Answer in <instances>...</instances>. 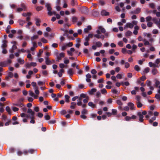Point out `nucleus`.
Listing matches in <instances>:
<instances>
[{"label":"nucleus","instance_id":"61","mask_svg":"<svg viewBox=\"0 0 160 160\" xmlns=\"http://www.w3.org/2000/svg\"><path fill=\"white\" fill-rule=\"evenodd\" d=\"M118 44L120 47H122L123 46V43L122 42V41H120L118 42Z\"/></svg>","mask_w":160,"mask_h":160},{"label":"nucleus","instance_id":"17","mask_svg":"<svg viewBox=\"0 0 160 160\" xmlns=\"http://www.w3.org/2000/svg\"><path fill=\"white\" fill-rule=\"evenodd\" d=\"M7 66V63L6 62H0V66L2 67H5Z\"/></svg>","mask_w":160,"mask_h":160},{"label":"nucleus","instance_id":"11","mask_svg":"<svg viewBox=\"0 0 160 160\" xmlns=\"http://www.w3.org/2000/svg\"><path fill=\"white\" fill-rule=\"evenodd\" d=\"M153 21L157 25H158L159 28H160V23L158 21L156 18H153L152 19Z\"/></svg>","mask_w":160,"mask_h":160},{"label":"nucleus","instance_id":"62","mask_svg":"<svg viewBox=\"0 0 160 160\" xmlns=\"http://www.w3.org/2000/svg\"><path fill=\"white\" fill-rule=\"evenodd\" d=\"M152 23L151 22H148L147 23V26L149 27H152Z\"/></svg>","mask_w":160,"mask_h":160},{"label":"nucleus","instance_id":"8","mask_svg":"<svg viewBox=\"0 0 160 160\" xmlns=\"http://www.w3.org/2000/svg\"><path fill=\"white\" fill-rule=\"evenodd\" d=\"M101 14L102 16H108L109 15V12L106 11L105 10H102L101 12Z\"/></svg>","mask_w":160,"mask_h":160},{"label":"nucleus","instance_id":"15","mask_svg":"<svg viewBox=\"0 0 160 160\" xmlns=\"http://www.w3.org/2000/svg\"><path fill=\"white\" fill-rule=\"evenodd\" d=\"M45 63L47 65H49L52 64L51 61L50 60L48 57H45Z\"/></svg>","mask_w":160,"mask_h":160},{"label":"nucleus","instance_id":"33","mask_svg":"<svg viewBox=\"0 0 160 160\" xmlns=\"http://www.w3.org/2000/svg\"><path fill=\"white\" fill-rule=\"evenodd\" d=\"M101 92L102 94H105L107 93V90L105 88H103L101 90Z\"/></svg>","mask_w":160,"mask_h":160},{"label":"nucleus","instance_id":"38","mask_svg":"<svg viewBox=\"0 0 160 160\" xmlns=\"http://www.w3.org/2000/svg\"><path fill=\"white\" fill-rule=\"evenodd\" d=\"M34 89H35V93L38 95L39 94V91L38 90V87H36V88H34Z\"/></svg>","mask_w":160,"mask_h":160},{"label":"nucleus","instance_id":"18","mask_svg":"<svg viewBox=\"0 0 160 160\" xmlns=\"http://www.w3.org/2000/svg\"><path fill=\"white\" fill-rule=\"evenodd\" d=\"M35 20L36 21V25L37 26H39L40 25L39 23L40 22V20L39 19L37 18H35Z\"/></svg>","mask_w":160,"mask_h":160},{"label":"nucleus","instance_id":"64","mask_svg":"<svg viewBox=\"0 0 160 160\" xmlns=\"http://www.w3.org/2000/svg\"><path fill=\"white\" fill-rule=\"evenodd\" d=\"M114 51H115L114 49H111L109 51V53L110 54H112L114 52Z\"/></svg>","mask_w":160,"mask_h":160},{"label":"nucleus","instance_id":"16","mask_svg":"<svg viewBox=\"0 0 160 160\" xmlns=\"http://www.w3.org/2000/svg\"><path fill=\"white\" fill-rule=\"evenodd\" d=\"M132 34V32L129 30H128L125 33V35L126 37H128L131 36Z\"/></svg>","mask_w":160,"mask_h":160},{"label":"nucleus","instance_id":"55","mask_svg":"<svg viewBox=\"0 0 160 160\" xmlns=\"http://www.w3.org/2000/svg\"><path fill=\"white\" fill-rule=\"evenodd\" d=\"M146 83L147 85V86H148V87H149L151 86V82L150 81H149V80H147L146 81Z\"/></svg>","mask_w":160,"mask_h":160},{"label":"nucleus","instance_id":"7","mask_svg":"<svg viewBox=\"0 0 160 160\" xmlns=\"http://www.w3.org/2000/svg\"><path fill=\"white\" fill-rule=\"evenodd\" d=\"M134 26L133 24L131 23H127L124 27V28H132Z\"/></svg>","mask_w":160,"mask_h":160},{"label":"nucleus","instance_id":"47","mask_svg":"<svg viewBox=\"0 0 160 160\" xmlns=\"http://www.w3.org/2000/svg\"><path fill=\"white\" fill-rule=\"evenodd\" d=\"M155 87H158V85L159 84H160V82L159 81H158V80H156V82H155Z\"/></svg>","mask_w":160,"mask_h":160},{"label":"nucleus","instance_id":"54","mask_svg":"<svg viewBox=\"0 0 160 160\" xmlns=\"http://www.w3.org/2000/svg\"><path fill=\"white\" fill-rule=\"evenodd\" d=\"M155 98L156 99H158L159 100H160V95L158 93L156 94L155 95Z\"/></svg>","mask_w":160,"mask_h":160},{"label":"nucleus","instance_id":"60","mask_svg":"<svg viewBox=\"0 0 160 160\" xmlns=\"http://www.w3.org/2000/svg\"><path fill=\"white\" fill-rule=\"evenodd\" d=\"M116 77L119 79H121L122 78V76L120 74H118L116 76Z\"/></svg>","mask_w":160,"mask_h":160},{"label":"nucleus","instance_id":"27","mask_svg":"<svg viewBox=\"0 0 160 160\" xmlns=\"http://www.w3.org/2000/svg\"><path fill=\"white\" fill-rule=\"evenodd\" d=\"M141 11V8H137L135 11H134V13L135 14H138Z\"/></svg>","mask_w":160,"mask_h":160},{"label":"nucleus","instance_id":"3","mask_svg":"<svg viewBox=\"0 0 160 160\" xmlns=\"http://www.w3.org/2000/svg\"><path fill=\"white\" fill-rule=\"evenodd\" d=\"M137 115L139 117V121L141 122H143L144 119L143 118L144 117L141 114V112H137Z\"/></svg>","mask_w":160,"mask_h":160},{"label":"nucleus","instance_id":"22","mask_svg":"<svg viewBox=\"0 0 160 160\" xmlns=\"http://www.w3.org/2000/svg\"><path fill=\"white\" fill-rule=\"evenodd\" d=\"M14 105L18 107H21L22 106H23V104L22 103H20L19 102H18L16 103H15L14 104Z\"/></svg>","mask_w":160,"mask_h":160},{"label":"nucleus","instance_id":"59","mask_svg":"<svg viewBox=\"0 0 160 160\" xmlns=\"http://www.w3.org/2000/svg\"><path fill=\"white\" fill-rule=\"evenodd\" d=\"M60 113L62 115H64L67 113V112L65 110H63L60 112Z\"/></svg>","mask_w":160,"mask_h":160},{"label":"nucleus","instance_id":"40","mask_svg":"<svg viewBox=\"0 0 160 160\" xmlns=\"http://www.w3.org/2000/svg\"><path fill=\"white\" fill-rule=\"evenodd\" d=\"M117 104L120 106H122V102L119 100H118L116 101Z\"/></svg>","mask_w":160,"mask_h":160},{"label":"nucleus","instance_id":"24","mask_svg":"<svg viewBox=\"0 0 160 160\" xmlns=\"http://www.w3.org/2000/svg\"><path fill=\"white\" fill-rule=\"evenodd\" d=\"M95 44L96 46L98 47H100L102 45V43L99 41L96 42Z\"/></svg>","mask_w":160,"mask_h":160},{"label":"nucleus","instance_id":"9","mask_svg":"<svg viewBox=\"0 0 160 160\" xmlns=\"http://www.w3.org/2000/svg\"><path fill=\"white\" fill-rule=\"evenodd\" d=\"M67 73L70 76H72L74 73L73 69H69L67 71Z\"/></svg>","mask_w":160,"mask_h":160},{"label":"nucleus","instance_id":"21","mask_svg":"<svg viewBox=\"0 0 160 160\" xmlns=\"http://www.w3.org/2000/svg\"><path fill=\"white\" fill-rule=\"evenodd\" d=\"M78 18L75 16H73L72 18V21L73 23L76 22L78 20Z\"/></svg>","mask_w":160,"mask_h":160},{"label":"nucleus","instance_id":"35","mask_svg":"<svg viewBox=\"0 0 160 160\" xmlns=\"http://www.w3.org/2000/svg\"><path fill=\"white\" fill-rule=\"evenodd\" d=\"M112 114L113 115H115L117 114V111L116 109H112Z\"/></svg>","mask_w":160,"mask_h":160},{"label":"nucleus","instance_id":"58","mask_svg":"<svg viewBox=\"0 0 160 160\" xmlns=\"http://www.w3.org/2000/svg\"><path fill=\"white\" fill-rule=\"evenodd\" d=\"M97 72L96 70L95 69H93L91 71V73L94 75L96 74L97 73Z\"/></svg>","mask_w":160,"mask_h":160},{"label":"nucleus","instance_id":"36","mask_svg":"<svg viewBox=\"0 0 160 160\" xmlns=\"http://www.w3.org/2000/svg\"><path fill=\"white\" fill-rule=\"evenodd\" d=\"M76 2V1L75 0H72L71 2V4L72 6H74L75 5Z\"/></svg>","mask_w":160,"mask_h":160},{"label":"nucleus","instance_id":"29","mask_svg":"<svg viewBox=\"0 0 160 160\" xmlns=\"http://www.w3.org/2000/svg\"><path fill=\"white\" fill-rule=\"evenodd\" d=\"M11 28V26L10 25H8L7 28V29L6 30V32L7 33H9L10 32L9 29Z\"/></svg>","mask_w":160,"mask_h":160},{"label":"nucleus","instance_id":"44","mask_svg":"<svg viewBox=\"0 0 160 160\" xmlns=\"http://www.w3.org/2000/svg\"><path fill=\"white\" fill-rule=\"evenodd\" d=\"M142 104L140 102H137V106L138 108H140L142 107Z\"/></svg>","mask_w":160,"mask_h":160},{"label":"nucleus","instance_id":"52","mask_svg":"<svg viewBox=\"0 0 160 160\" xmlns=\"http://www.w3.org/2000/svg\"><path fill=\"white\" fill-rule=\"evenodd\" d=\"M44 118L45 119L47 120H49L50 118V116L48 115H45Z\"/></svg>","mask_w":160,"mask_h":160},{"label":"nucleus","instance_id":"32","mask_svg":"<svg viewBox=\"0 0 160 160\" xmlns=\"http://www.w3.org/2000/svg\"><path fill=\"white\" fill-rule=\"evenodd\" d=\"M38 38V36L37 35H34L33 36L31 37V40L32 41L34 39H37Z\"/></svg>","mask_w":160,"mask_h":160},{"label":"nucleus","instance_id":"48","mask_svg":"<svg viewBox=\"0 0 160 160\" xmlns=\"http://www.w3.org/2000/svg\"><path fill=\"white\" fill-rule=\"evenodd\" d=\"M34 114L35 113L31 114L29 116V118L31 119H34L35 118V117L34 116Z\"/></svg>","mask_w":160,"mask_h":160},{"label":"nucleus","instance_id":"26","mask_svg":"<svg viewBox=\"0 0 160 160\" xmlns=\"http://www.w3.org/2000/svg\"><path fill=\"white\" fill-rule=\"evenodd\" d=\"M29 95L32 97H34V98H36V96L35 95L34 93L32 91L30 90L29 91Z\"/></svg>","mask_w":160,"mask_h":160},{"label":"nucleus","instance_id":"5","mask_svg":"<svg viewBox=\"0 0 160 160\" xmlns=\"http://www.w3.org/2000/svg\"><path fill=\"white\" fill-rule=\"evenodd\" d=\"M128 106L130 107V109L131 110H135V107H134V105L133 103L132 102H128Z\"/></svg>","mask_w":160,"mask_h":160},{"label":"nucleus","instance_id":"2","mask_svg":"<svg viewBox=\"0 0 160 160\" xmlns=\"http://www.w3.org/2000/svg\"><path fill=\"white\" fill-rule=\"evenodd\" d=\"M46 7L47 8V10L48 11V14L49 16H52V12H51L52 8L50 6V4H47L45 5Z\"/></svg>","mask_w":160,"mask_h":160},{"label":"nucleus","instance_id":"53","mask_svg":"<svg viewBox=\"0 0 160 160\" xmlns=\"http://www.w3.org/2000/svg\"><path fill=\"white\" fill-rule=\"evenodd\" d=\"M152 19V17L150 16H148L146 18V20L147 22L150 21Z\"/></svg>","mask_w":160,"mask_h":160},{"label":"nucleus","instance_id":"34","mask_svg":"<svg viewBox=\"0 0 160 160\" xmlns=\"http://www.w3.org/2000/svg\"><path fill=\"white\" fill-rule=\"evenodd\" d=\"M88 110L85 109H83L82 110L81 113L82 114H87V113Z\"/></svg>","mask_w":160,"mask_h":160},{"label":"nucleus","instance_id":"4","mask_svg":"<svg viewBox=\"0 0 160 160\" xmlns=\"http://www.w3.org/2000/svg\"><path fill=\"white\" fill-rule=\"evenodd\" d=\"M94 37L98 38L99 39L101 38L102 40H103L105 36L102 34L98 35V34H94L93 35Z\"/></svg>","mask_w":160,"mask_h":160},{"label":"nucleus","instance_id":"31","mask_svg":"<svg viewBox=\"0 0 160 160\" xmlns=\"http://www.w3.org/2000/svg\"><path fill=\"white\" fill-rule=\"evenodd\" d=\"M18 61V62L21 64H22L24 63V60L21 59V58H19Z\"/></svg>","mask_w":160,"mask_h":160},{"label":"nucleus","instance_id":"30","mask_svg":"<svg viewBox=\"0 0 160 160\" xmlns=\"http://www.w3.org/2000/svg\"><path fill=\"white\" fill-rule=\"evenodd\" d=\"M143 41L144 42V45L145 46L147 45H150V43L148 41L146 40L145 39H144L143 40Z\"/></svg>","mask_w":160,"mask_h":160},{"label":"nucleus","instance_id":"42","mask_svg":"<svg viewBox=\"0 0 160 160\" xmlns=\"http://www.w3.org/2000/svg\"><path fill=\"white\" fill-rule=\"evenodd\" d=\"M149 70H150V69L149 68H148V67L146 68H145L144 69L143 72L144 73H148L149 72Z\"/></svg>","mask_w":160,"mask_h":160},{"label":"nucleus","instance_id":"50","mask_svg":"<svg viewBox=\"0 0 160 160\" xmlns=\"http://www.w3.org/2000/svg\"><path fill=\"white\" fill-rule=\"evenodd\" d=\"M83 52L85 54H88V49L87 48H84L83 49Z\"/></svg>","mask_w":160,"mask_h":160},{"label":"nucleus","instance_id":"23","mask_svg":"<svg viewBox=\"0 0 160 160\" xmlns=\"http://www.w3.org/2000/svg\"><path fill=\"white\" fill-rule=\"evenodd\" d=\"M158 72V70L157 69L154 68L152 70V73L153 75H155Z\"/></svg>","mask_w":160,"mask_h":160},{"label":"nucleus","instance_id":"41","mask_svg":"<svg viewBox=\"0 0 160 160\" xmlns=\"http://www.w3.org/2000/svg\"><path fill=\"white\" fill-rule=\"evenodd\" d=\"M41 41L43 43H46L48 42V41L44 38H42L41 39Z\"/></svg>","mask_w":160,"mask_h":160},{"label":"nucleus","instance_id":"10","mask_svg":"<svg viewBox=\"0 0 160 160\" xmlns=\"http://www.w3.org/2000/svg\"><path fill=\"white\" fill-rule=\"evenodd\" d=\"M92 29V27L90 25L88 26L87 27L84 29V32L85 33H88L89 31H90Z\"/></svg>","mask_w":160,"mask_h":160},{"label":"nucleus","instance_id":"20","mask_svg":"<svg viewBox=\"0 0 160 160\" xmlns=\"http://www.w3.org/2000/svg\"><path fill=\"white\" fill-rule=\"evenodd\" d=\"M88 105L89 106L92 107L93 108H94L96 107L95 105L93 104L92 102H89L88 103Z\"/></svg>","mask_w":160,"mask_h":160},{"label":"nucleus","instance_id":"37","mask_svg":"<svg viewBox=\"0 0 160 160\" xmlns=\"http://www.w3.org/2000/svg\"><path fill=\"white\" fill-rule=\"evenodd\" d=\"M43 8L42 6H38L36 7V9L37 11H39L42 10Z\"/></svg>","mask_w":160,"mask_h":160},{"label":"nucleus","instance_id":"12","mask_svg":"<svg viewBox=\"0 0 160 160\" xmlns=\"http://www.w3.org/2000/svg\"><path fill=\"white\" fill-rule=\"evenodd\" d=\"M92 14L93 16L96 17L98 15L99 13L97 10L94 9L93 10Z\"/></svg>","mask_w":160,"mask_h":160},{"label":"nucleus","instance_id":"19","mask_svg":"<svg viewBox=\"0 0 160 160\" xmlns=\"http://www.w3.org/2000/svg\"><path fill=\"white\" fill-rule=\"evenodd\" d=\"M65 100L66 102L69 103L70 102L69 99L70 98V97L67 95H65Z\"/></svg>","mask_w":160,"mask_h":160},{"label":"nucleus","instance_id":"14","mask_svg":"<svg viewBox=\"0 0 160 160\" xmlns=\"http://www.w3.org/2000/svg\"><path fill=\"white\" fill-rule=\"evenodd\" d=\"M97 91V89L96 88H92L88 91L89 94L90 95H92L94 92H95Z\"/></svg>","mask_w":160,"mask_h":160},{"label":"nucleus","instance_id":"63","mask_svg":"<svg viewBox=\"0 0 160 160\" xmlns=\"http://www.w3.org/2000/svg\"><path fill=\"white\" fill-rule=\"evenodd\" d=\"M125 67L126 68H128L129 66H130V64H129L128 62H126L125 63Z\"/></svg>","mask_w":160,"mask_h":160},{"label":"nucleus","instance_id":"51","mask_svg":"<svg viewBox=\"0 0 160 160\" xmlns=\"http://www.w3.org/2000/svg\"><path fill=\"white\" fill-rule=\"evenodd\" d=\"M146 79V78L145 76H143L140 78V79L142 81H144Z\"/></svg>","mask_w":160,"mask_h":160},{"label":"nucleus","instance_id":"57","mask_svg":"<svg viewBox=\"0 0 160 160\" xmlns=\"http://www.w3.org/2000/svg\"><path fill=\"white\" fill-rule=\"evenodd\" d=\"M141 99V97L137 95L136 97V99L138 101V102H140Z\"/></svg>","mask_w":160,"mask_h":160},{"label":"nucleus","instance_id":"25","mask_svg":"<svg viewBox=\"0 0 160 160\" xmlns=\"http://www.w3.org/2000/svg\"><path fill=\"white\" fill-rule=\"evenodd\" d=\"M6 41L4 40L3 41V44H2V48H5L6 47H7V44H6Z\"/></svg>","mask_w":160,"mask_h":160},{"label":"nucleus","instance_id":"43","mask_svg":"<svg viewBox=\"0 0 160 160\" xmlns=\"http://www.w3.org/2000/svg\"><path fill=\"white\" fill-rule=\"evenodd\" d=\"M27 113H34V112L32 110V109L31 108H28V111H27Z\"/></svg>","mask_w":160,"mask_h":160},{"label":"nucleus","instance_id":"13","mask_svg":"<svg viewBox=\"0 0 160 160\" xmlns=\"http://www.w3.org/2000/svg\"><path fill=\"white\" fill-rule=\"evenodd\" d=\"M98 29L100 30L101 32L102 33H105L106 32V30L105 29L102 28L101 26H99L98 27Z\"/></svg>","mask_w":160,"mask_h":160},{"label":"nucleus","instance_id":"39","mask_svg":"<svg viewBox=\"0 0 160 160\" xmlns=\"http://www.w3.org/2000/svg\"><path fill=\"white\" fill-rule=\"evenodd\" d=\"M134 69L137 71H139L140 70V68L139 66L138 65H136L134 67Z\"/></svg>","mask_w":160,"mask_h":160},{"label":"nucleus","instance_id":"56","mask_svg":"<svg viewBox=\"0 0 160 160\" xmlns=\"http://www.w3.org/2000/svg\"><path fill=\"white\" fill-rule=\"evenodd\" d=\"M99 3L101 4V5L102 6H103L105 4V2L103 1L99 0Z\"/></svg>","mask_w":160,"mask_h":160},{"label":"nucleus","instance_id":"6","mask_svg":"<svg viewBox=\"0 0 160 160\" xmlns=\"http://www.w3.org/2000/svg\"><path fill=\"white\" fill-rule=\"evenodd\" d=\"M86 81L88 82H91V79L90 78L92 77L91 75L89 73H88L86 74Z\"/></svg>","mask_w":160,"mask_h":160},{"label":"nucleus","instance_id":"49","mask_svg":"<svg viewBox=\"0 0 160 160\" xmlns=\"http://www.w3.org/2000/svg\"><path fill=\"white\" fill-rule=\"evenodd\" d=\"M56 122L55 120H51L48 122V123L49 124H53Z\"/></svg>","mask_w":160,"mask_h":160},{"label":"nucleus","instance_id":"28","mask_svg":"<svg viewBox=\"0 0 160 160\" xmlns=\"http://www.w3.org/2000/svg\"><path fill=\"white\" fill-rule=\"evenodd\" d=\"M6 111L8 112V114H11V109L9 106H7L6 107Z\"/></svg>","mask_w":160,"mask_h":160},{"label":"nucleus","instance_id":"46","mask_svg":"<svg viewBox=\"0 0 160 160\" xmlns=\"http://www.w3.org/2000/svg\"><path fill=\"white\" fill-rule=\"evenodd\" d=\"M131 117L128 116H126L125 118V120L127 121H128L131 120Z\"/></svg>","mask_w":160,"mask_h":160},{"label":"nucleus","instance_id":"45","mask_svg":"<svg viewBox=\"0 0 160 160\" xmlns=\"http://www.w3.org/2000/svg\"><path fill=\"white\" fill-rule=\"evenodd\" d=\"M20 90L19 88L16 89H11V91L12 92H17Z\"/></svg>","mask_w":160,"mask_h":160},{"label":"nucleus","instance_id":"1","mask_svg":"<svg viewBox=\"0 0 160 160\" xmlns=\"http://www.w3.org/2000/svg\"><path fill=\"white\" fill-rule=\"evenodd\" d=\"M79 11L83 14H87L88 12V8L82 6L79 9Z\"/></svg>","mask_w":160,"mask_h":160}]
</instances>
